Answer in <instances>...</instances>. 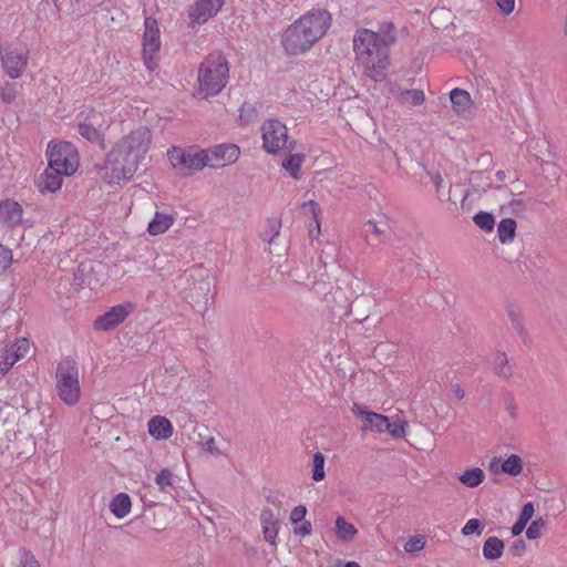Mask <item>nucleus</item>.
<instances>
[{"label":"nucleus","instance_id":"obj_26","mask_svg":"<svg viewBox=\"0 0 567 567\" xmlns=\"http://www.w3.org/2000/svg\"><path fill=\"white\" fill-rule=\"evenodd\" d=\"M494 373L499 378L508 380L513 377L514 370L509 364L508 358L505 352L497 351L493 359Z\"/></svg>","mask_w":567,"mask_h":567},{"label":"nucleus","instance_id":"obj_4","mask_svg":"<svg viewBox=\"0 0 567 567\" xmlns=\"http://www.w3.org/2000/svg\"><path fill=\"white\" fill-rule=\"evenodd\" d=\"M199 94L215 96L221 92L229 79V64L221 52L209 53L198 69Z\"/></svg>","mask_w":567,"mask_h":567},{"label":"nucleus","instance_id":"obj_19","mask_svg":"<svg viewBox=\"0 0 567 567\" xmlns=\"http://www.w3.org/2000/svg\"><path fill=\"white\" fill-rule=\"evenodd\" d=\"M22 207L14 200L4 199L0 203V225L12 227L22 220Z\"/></svg>","mask_w":567,"mask_h":567},{"label":"nucleus","instance_id":"obj_2","mask_svg":"<svg viewBox=\"0 0 567 567\" xmlns=\"http://www.w3.org/2000/svg\"><path fill=\"white\" fill-rule=\"evenodd\" d=\"M331 14L326 9H313L301 16L282 33L281 45L289 55L309 51L328 31Z\"/></svg>","mask_w":567,"mask_h":567},{"label":"nucleus","instance_id":"obj_58","mask_svg":"<svg viewBox=\"0 0 567 567\" xmlns=\"http://www.w3.org/2000/svg\"><path fill=\"white\" fill-rule=\"evenodd\" d=\"M497 7L504 14H509L513 12L515 7V0H496Z\"/></svg>","mask_w":567,"mask_h":567},{"label":"nucleus","instance_id":"obj_60","mask_svg":"<svg viewBox=\"0 0 567 567\" xmlns=\"http://www.w3.org/2000/svg\"><path fill=\"white\" fill-rule=\"evenodd\" d=\"M501 464H502V461L501 458L498 457H493L489 462V465H488V471L493 474V475H498L501 473H503V471L501 470Z\"/></svg>","mask_w":567,"mask_h":567},{"label":"nucleus","instance_id":"obj_64","mask_svg":"<svg viewBox=\"0 0 567 567\" xmlns=\"http://www.w3.org/2000/svg\"><path fill=\"white\" fill-rule=\"evenodd\" d=\"M453 393L458 400H462L465 396V391L458 383L453 385Z\"/></svg>","mask_w":567,"mask_h":567},{"label":"nucleus","instance_id":"obj_51","mask_svg":"<svg viewBox=\"0 0 567 567\" xmlns=\"http://www.w3.org/2000/svg\"><path fill=\"white\" fill-rule=\"evenodd\" d=\"M324 275H321V279L318 281L303 282L309 289L315 290L317 293H324L329 281L326 280Z\"/></svg>","mask_w":567,"mask_h":567},{"label":"nucleus","instance_id":"obj_14","mask_svg":"<svg viewBox=\"0 0 567 567\" xmlns=\"http://www.w3.org/2000/svg\"><path fill=\"white\" fill-rule=\"evenodd\" d=\"M0 58L4 72L11 79H18L22 75L28 62L27 53H19L17 50L0 45Z\"/></svg>","mask_w":567,"mask_h":567},{"label":"nucleus","instance_id":"obj_38","mask_svg":"<svg viewBox=\"0 0 567 567\" xmlns=\"http://www.w3.org/2000/svg\"><path fill=\"white\" fill-rule=\"evenodd\" d=\"M19 361V355H13L11 350L6 349L0 352V379Z\"/></svg>","mask_w":567,"mask_h":567},{"label":"nucleus","instance_id":"obj_33","mask_svg":"<svg viewBox=\"0 0 567 567\" xmlns=\"http://www.w3.org/2000/svg\"><path fill=\"white\" fill-rule=\"evenodd\" d=\"M305 159V155L302 154H290L282 162V167L290 174V176L295 179L299 178V169Z\"/></svg>","mask_w":567,"mask_h":567},{"label":"nucleus","instance_id":"obj_44","mask_svg":"<svg viewBox=\"0 0 567 567\" xmlns=\"http://www.w3.org/2000/svg\"><path fill=\"white\" fill-rule=\"evenodd\" d=\"M484 527H485V525L482 520H480L477 518H471L466 522V524L462 528V534L464 536H468L472 534L481 535Z\"/></svg>","mask_w":567,"mask_h":567},{"label":"nucleus","instance_id":"obj_11","mask_svg":"<svg viewBox=\"0 0 567 567\" xmlns=\"http://www.w3.org/2000/svg\"><path fill=\"white\" fill-rule=\"evenodd\" d=\"M134 310L131 302L113 306L94 320L93 327L99 331H109L122 323Z\"/></svg>","mask_w":567,"mask_h":567},{"label":"nucleus","instance_id":"obj_21","mask_svg":"<svg viewBox=\"0 0 567 567\" xmlns=\"http://www.w3.org/2000/svg\"><path fill=\"white\" fill-rule=\"evenodd\" d=\"M148 433L156 440H166L173 434V425L165 416L156 415L148 421Z\"/></svg>","mask_w":567,"mask_h":567},{"label":"nucleus","instance_id":"obj_28","mask_svg":"<svg viewBox=\"0 0 567 567\" xmlns=\"http://www.w3.org/2000/svg\"><path fill=\"white\" fill-rule=\"evenodd\" d=\"M450 100L453 104V109L455 112L461 113L468 109L471 104V95L467 91L463 89H453L450 92Z\"/></svg>","mask_w":567,"mask_h":567},{"label":"nucleus","instance_id":"obj_55","mask_svg":"<svg viewBox=\"0 0 567 567\" xmlns=\"http://www.w3.org/2000/svg\"><path fill=\"white\" fill-rule=\"evenodd\" d=\"M307 514V508L303 505L296 506L290 513V522L291 524H298L305 520V516Z\"/></svg>","mask_w":567,"mask_h":567},{"label":"nucleus","instance_id":"obj_3","mask_svg":"<svg viewBox=\"0 0 567 567\" xmlns=\"http://www.w3.org/2000/svg\"><path fill=\"white\" fill-rule=\"evenodd\" d=\"M175 288L196 312L203 316L206 313L212 298V280L207 268L195 265L186 269L178 276Z\"/></svg>","mask_w":567,"mask_h":567},{"label":"nucleus","instance_id":"obj_34","mask_svg":"<svg viewBox=\"0 0 567 567\" xmlns=\"http://www.w3.org/2000/svg\"><path fill=\"white\" fill-rule=\"evenodd\" d=\"M379 40L389 49L396 41L395 28L392 22H384L377 32Z\"/></svg>","mask_w":567,"mask_h":567},{"label":"nucleus","instance_id":"obj_9","mask_svg":"<svg viewBox=\"0 0 567 567\" xmlns=\"http://www.w3.org/2000/svg\"><path fill=\"white\" fill-rule=\"evenodd\" d=\"M143 35V59L148 70H153L154 55L159 51L161 39L159 29L156 19L146 17L144 21Z\"/></svg>","mask_w":567,"mask_h":567},{"label":"nucleus","instance_id":"obj_25","mask_svg":"<svg viewBox=\"0 0 567 567\" xmlns=\"http://www.w3.org/2000/svg\"><path fill=\"white\" fill-rule=\"evenodd\" d=\"M131 506L130 496L126 493H118L111 501L110 509L115 517L123 518L130 513Z\"/></svg>","mask_w":567,"mask_h":567},{"label":"nucleus","instance_id":"obj_5","mask_svg":"<svg viewBox=\"0 0 567 567\" xmlns=\"http://www.w3.org/2000/svg\"><path fill=\"white\" fill-rule=\"evenodd\" d=\"M56 393L66 405H74L81 396L79 368L74 359L61 360L55 371Z\"/></svg>","mask_w":567,"mask_h":567},{"label":"nucleus","instance_id":"obj_49","mask_svg":"<svg viewBox=\"0 0 567 567\" xmlns=\"http://www.w3.org/2000/svg\"><path fill=\"white\" fill-rule=\"evenodd\" d=\"M13 355H19V360L24 357L29 350V341L25 338L18 339L17 342L10 349Z\"/></svg>","mask_w":567,"mask_h":567},{"label":"nucleus","instance_id":"obj_22","mask_svg":"<svg viewBox=\"0 0 567 567\" xmlns=\"http://www.w3.org/2000/svg\"><path fill=\"white\" fill-rule=\"evenodd\" d=\"M260 522L262 525L264 537L267 542L275 545V540L278 534V523L274 517V513L270 508H265L260 514Z\"/></svg>","mask_w":567,"mask_h":567},{"label":"nucleus","instance_id":"obj_41","mask_svg":"<svg viewBox=\"0 0 567 567\" xmlns=\"http://www.w3.org/2000/svg\"><path fill=\"white\" fill-rule=\"evenodd\" d=\"M425 546V537L423 535L412 536L404 544V550L409 554L421 551Z\"/></svg>","mask_w":567,"mask_h":567},{"label":"nucleus","instance_id":"obj_59","mask_svg":"<svg viewBox=\"0 0 567 567\" xmlns=\"http://www.w3.org/2000/svg\"><path fill=\"white\" fill-rule=\"evenodd\" d=\"M301 525L299 527H295L293 533L298 536H306L309 535L312 530L311 523L309 520H302L300 522Z\"/></svg>","mask_w":567,"mask_h":567},{"label":"nucleus","instance_id":"obj_18","mask_svg":"<svg viewBox=\"0 0 567 567\" xmlns=\"http://www.w3.org/2000/svg\"><path fill=\"white\" fill-rule=\"evenodd\" d=\"M208 155L212 166H224L235 163L240 155V150L236 144H221L209 150Z\"/></svg>","mask_w":567,"mask_h":567},{"label":"nucleus","instance_id":"obj_29","mask_svg":"<svg viewBox=\"0 0 567 567\" xmlns=\"http://www.w3.org/2000/svg\"><path fill=\"white\" fill-rule=\"evenodd\" d=\"M516 221L513 218H503L497 226L498 239L502 244L513 241L516 233Z\"/></svg>","mask_w":567,"mask_h":567},{"label":"nucleus","instance_id":"obj_6","mask_svg":"<svg viewBox=\"0 0 567 567\" xmlns=\"http://www.w3.org/2000/svg\"><path fill=\"white\" fill-rule=\"evenodd\" d=\"M49 166L64 175L73 174L79 165L78 152L70 142L49 143L47 150Z\"/></svg>","mask_w":567,"mask_h":567},{"label":"nucleus","instance_id":"obj_40","mask_svg":"<svg viewBox=\"0 0 567 567\" xmlns=\"http://www.w3.org/2000/svg\"><path fill=\"white\" fill-rule=\"evenodd\" d=\"M408 423L401 419L391 421L389 419V426L384 427V432H388L392 437L399 439L405 436V427Z\"/></svg>","mask_w":567,"mask_h":567},{"label":"nucleus","instance_id":"obj_1","mask_svg":"<svg viewBox=\"0 0 567 567\" xmlns=\"http://www.w3.org/2000/svg\"><path fill=\"white\" fill-rule=\"evenodd\" d=\"M152 134L147 126H140L123 136L107 154L105 176L110 184L130 181L148 152Z\"/></svg>","mask_w":567,"mask_h":567},{"label":"nucleus","instance_id":"obj_56","mask_svg":"<svg viewBox=\"0 0 567 567\" xmlns=\"http://www.w3.org/2000/svg\"><path fill=\"white\" fill-rule=\"evenodd\" d=\"M534 512H535V508H534L533 503H530V502L526 503L523 506L520 514L518 516L519 520L527 524L532 519Z\"/></svg>","mask_w":567,"mask_h":567},{"label":"nucleus","instance_id":"obj_54","mask_svg":"<svg viewBox=\"0 0 567 567\" xmlns=\"http://www.w3.org/2000/svg\"><path fill=\"white\" fill-rule=\"evenodd\" d=\"M301 207L306 213H311L313 215L317 224V234H320V225L318 221L319 209L317 203L315 200L305 202Z\"/></svg>","mask_w":567,"mask_h":567},{"label":"nucleus","instance_id":"obj_39","mask_svg":"<svg viewBox=\"0 0 567 567\" xmlns=\"http://www.w3.org/2000/svg\"><path fill=\"white\" fill-rule=\"evenodd\" d=\"M402 102L413 106L421 105L424 100V92L422 90H404L401 93Z\"/></svg>","mask_w":567,"mask_h":567},{"label":"nucleus","instance_id":"obj_24","mask_svg":"<svg viewBox=\"0 0 567 567\" xmlns=\"http://www.w3.org/2000/svg\"><path fill=\"white\" fill-rule=\"evenodd\" d=\"M173 221L172 215L156 212L153 219L148 223L147 231L153 236L164 234L173 225Z\"/></svg>","mask_w":567,"mask_h":567},{"label":"nucleus","instance_id":"obj_32","mask_svg":"<svg viewBox=\"0 0 567 567\" xmlns=\"http://www.w3.org/2000/svg\"><path fill=\"white\" fill-rule=\"evenodd\" d=\"M501 470L503 473L511 476L519 475L523 471L522 458L516 454L509 455L505 461L502 462Z\"/></svg>","mask_w":567,"mask_h":567},{"label":"nucleus","instance_id":"obj_23","mask_svg":"<svg viewBox=\"0 0 567 567\" xmlns=\"http://www.w3.org/2000/svg\"><path fill=\"white\" fill-rule=\"evenodd\" d=\"M504 548L505 545L501 538L496 536H489L483 544L482 553L485 559L496 560L502 557Z\"/></svg>","mask_w":567,"mask_h":567},{"label":"nucleus","instance_id":"obj_47","mask_svg":"<svg viewBox=\"0 0 567 567\" xmlns=\"http://www.w3.org/2000/svg\"><path fill=\"white\" fill-rule=\"evenodd\" d=\"M12 261V250L3 245H0V274L4 272L10 267Z\"/></svg>","mask_w":567,"mask_h":567},{"label":"nucleus","instance_id":"obj_10","mask_svg":"<svg viewBox=\"0 0 567 567\" xmlns=\"http://www.w3.org/2000/svg\"><path fill=\"white\" fill-rule=\"evenodd\" d=\"M171 162L175 168L186 175L196 171L203 169L209 165V155L206 152H198L189 154L182 151H174L171 156Z\"/></svg>","mask_w":567,"mask_h":567},{"label":"nucleus","instance_id":"obj_62","mask_svg":"<svg viewBox=\"0 0 567 567\" xmlns=\"http://www.w3.org/2000/svg\"><path fill=\"white\" fill-rule=\"evenodd\" d=\"M526 523L520 522L519 518L515 522V524L512 526V535L518 536L523 533V530L526 527Z\"/></svg>","mask_w":567,"mask_h":567},{"label":"nucleus","instance_id":"obj_50","mask_svg":"<svg viewBox=\"0 0 567 567\" xmlns=\"http://www.w3.org/2000/svg\"><path fill=\"white\" fill-rule=\"evenodd\" d=\"M349 286L351 287V289L353 290V293L355 295V299H358L359 296H362L363 292H364V282L358 278V277H352L350 282H349ZM357 306V300H354L352 303H351V309Z\"/></svg>","mask_w":567,"mask_h":567},{"label":"nucleus","instance_id":"obj_20","mask_svg":"<svg viewBox=\"0 0 567 567\" xmlns=\"http://www.w3.org/2000/svg\"><path fill=\"white\" fill-rule=\"evenodd\" d=\"M64 173L60 172V169H52L51 166L44 169V172L40 175L38 181V188L41 193L50 192L53 193L61 188L62 181L64 177Z\"/></svg>","mask_w":567,"mask_h":567},{"label":"nucleus","instance_id":"obj_27","mask_svg":"<svg viewBox=\"0 0 567 567\" xmlns=\"http://www.w3.org/2000/svg\"><path fill=\"white\" fill-rule=\"evenodd\" d=\"M336 534L340 540L348 543L355 537L358 529L343 516H338L336 519Z\"/></svg>","mask_w":567,"mask_h":567},{"label":"nucleus","instance_id":"obj_46","mask_svg":"<svg viewBox=\"0 0 567 567\" xmlns=\"http://www.w3.org/2000/svg\"><path fill=\"white\" fill-rule=\"evenodd\" d=\"M198 436L199 441L197 443L203 450L215 456H219L221 454L220 450L216 446L215 439L213 436L203 437L200 434Z\"/></svg>","mask_w":567,"mask_h":567},{"label":"nucleus","instance_id":"obj_61","mask_svg":"<svg viewBox=\"0 0 567 567\" xmlns=\"http://www.w3.org/2000/svg\"><path fill=\"white\" fill-rule=\"evenodd\" d=\"M509 207L514 214H519L525 212L526 205L522 199H513L509 203Z\"/></svg>","mask_w":567,"mask_h":567},{"label":"nucleus","instance_id":"obj_8","mask_svg":"<svg viewBox=\"0 0 567 567\" xmlns=\"http://www.w3.org/2000/svg\"><path fill=\"white\" fill-rule=\"evenodd\" d=\"M369 61H359L364 68V73L375 82L382 81L389 63L388 48L378 39V45L369 48Z\"/></svg>","mask_w":567,"mask_h":567},{"label":"nucleus","instance_id":"obj_7","mask_svg":"<svg viewBox=\"0 0 567 567\" xmlns=\"http://www.w3.org/2000/svg\"><path fill=\"white\" fill-rule=\"evenodd\" d=\"M262 146L271 154L278 153L280 150L292 151L296 147V141L289 140L287 127L278 120H268L262 127Z\"/></svg>","mask_w":567,"mask_h":567},{"label":"nucleus","instance_id":"obj_31","mask_svg":"<svg viewBox=\"0 0 567 567\" xmlns=\"http://www.w3.org/2000/svg\"><path fill=\"white\" fill-rule=\"evenodd\" d=\"M484 472L478 467L466 470L461 476L460 481L467 487H476L484 481Z\"/></svg>","mask_w":567,"mask_h":567},{"label":"nucleus","instance_id":"obj_13","mask_svg":"<svg viewBox=\"0 0 567 567\" xmlns=\"http://www.w3.org/2000/svg\"><path fill=\"white\" fill-rule=\"evenodd\" d=\"M103 115L100 112L91 111L84 120L79 123V133L82 137L93 144H97L101 150L105 148L104 137L101 131Z\"/></svg>","mask_w":567,"mask_h":567},{"label":"nucleus","instance_id":"obj_30","mask_svg":"<svg viewBox=\"0 0 567 567\" xmlns=\"http://www.w3.org/2000/svg\"><path fill=\"white\" fill-rule=\"evenodd\" d=\"M505 310L514 330L520 338H525L527 336V331L524 328L518 308L513 303H507Z\"/></svg>","mask_w":567,"mask_h":567},{"label":"nucleus","instance_id":"obj_63","mask_svg":"<svg viewBox=\"0 0 567 567\" xmlns=\"http://www.w3.org/2000/svg\"><path fill=\"white\" fill-rule=\"evenodd\" d=\"M433 184L435 185L436 192L440 194V189L443 184V178L440 173H436L431 176Z\"/></svg>","mask_w":567,"mask_h":567},{"label":"nucleus","instance_id":"obj_35","mask_svg":"<svg viewBox=\"0 0 567 567\" xmlns=\"http://www.w3.org/2000/svg\"><path fill=\"white\" fill-rule=\"evenodd\" d=\"M473 221L482 230L491 233L495 227V218L492 213L478 212L473 216Z\"/></svg>","mask_w":567,"mask_h":567},{"label":"nucleus","instance_id":"obj_52","mask_svg":"<svg viewBox=\"0 0 567 567\" xmlns=\"http://www.w3.org/2000/svg\"><path fill=\"white\" fill-rule=\"evenodd\" d=\"M508 551L514 557H522L526 551V543L524 539L519 538L512 543V545L508 548Z\"/></svg>","mask_w":567,"mask_h":567},{"label":"nucleus","instance_id":"obj_15","mask_svg":"<svg viewBox=\"0 0 567 567\" xmlns=\"http://www.w3.org/2000/svg\"><path fill=\"white\" fill-rule=\"evenodd\" d=\"M351 412L363 421L361 427L362 432L375 431L379 433L384 432V427L389 426V417L372 411L367 410L365 406L353 403Z\"/></svg>","mask_w":567,"mask_h":567},{"label":"nucleus","instance_id":"obj_42","mask_svg":"<svg viewBox=\"0 0 567 567\" xmlns=\"http://www.w3.org/2000/svg\"><path fill=\"white\" fill-rule=\"evenodd\" d=\"M257 111L254 106V104L250 103H244L239 109V123L241 125H246L249 122L252 121L254 117H256Z\"/></svg>","mask_w":567,"mask_h":567},{"label":"nucleus","instance_id":"obj_57","mask_svg":"<svg viewBox=\"0 0 567 567\" xmlns=\"http://www.w3.org/2000/svg\"><path fill=\"white\" fill-rule=\"evenodd\" d=\"M270 227V235L267 237V231L264 236V240H267L268 243H272L275 237L279 235V228H280V221L278 220H270L269 221Z\"/></svg>","mask_w":567,"mask_h":567},{"label":"nucleus","instance_id":"obj_53","mask_svg":"<svg viewBox=\"0 0 567 567\" xmlns=\"http://www.w3.org/2000/svg\"><path fill=\"white\" fill-rule=\"evenodd\" d=\"M19 567H40V564L30 551L23 549Z\"/></svg>","mask_w":567,"mask_h":567},{"label":"nucleus","instance_id":"obj_48","mask_svg":"<svg viewBox=\"0 0 567 567\" xmlns=\"http://www.w3.org/2000/svg\"><path fill=\"white\" fill-rule=\"evenodd\" d=\"M503 398H504L505 410L513 419H515L517 416V405L515 402L514 394L511 391L505 390L503 392Z\"/></svg>","mask_w":567,"mask_h":567},{"label":"nucleus","instance_id":"obj_17","mask_svg":"<svg viewBox=\"0 0 567 567\" xmlns=\"http://www.w3.org/2000/svg\"><path fill=\"white\" fill-rule=\"evenodd\" d=\"M378 45V33L362 29L359 30L353 38V50L358 61H369V48Z\"/></svg>","mask_w":567,"mask_h":567},{"label":"nucleus","instance_id":"obj_45","mask_svg":"<svg viewBox=\"0 0 567 567\" xmlns=\"http://www.w3.org/2000/svg\"><path fill=\"white\" fill-rule=\"evenodd\" d=\"M546 525V520L543 517H538L533 520L526 529V537L528 539H537L540 537L542 528Z\"/></svg>","mask_w":567,"mask_h":567},{"label":"nucleus","instance_id":"obj_36","mask_svg":"<svg viewBox=\"0 0 567 567\" xmlns=\"http://www.w3.org/2000/svg\"><path fill=\"white\" fill-rule=\"evenodd\" d=\"M324 460V455L321 452L313 454L311 477L316 482H320L326 477Z\"/></svg>","mask_w":567,"mask_h":567},{"label":"nucleus","instance_id":"obj_16","mask_svg":"<svg viewBox=\"0 0 567 567\" xmlns=\"http://www.w3.org/2000/svg\"><path fill=\"white\" fill-rule=\"evenodd\" d=\"M362 235L370 247H379L391 236V227L386 219L368 220L362 226Z\"/></svg>","mask_w":567,"mask_h":567},{"label":"nucleus","instance_id":"obj_12","mask_svg":"<svg viewBox=\"0 0 567 567\" xmlns=\"http://www.w3.org/2000/svg\"><path fill=\"white\" fill-rule=\"evenodd\" d=\"M225 0H197L189 6L187 14L189 18V27L204 24L209 18L216 16L221 9Z\"/></svg>","mask_w":567,"mask_h":567},{"label":"nucleus","instance_id":"obj_43","mask_svg":"<svg viewBox=\"0 0 567 567\" xmlns=\"http://www.w3.org/2000/svg\"><path fill=\"white\" fill-rule=\"evenodd\" d=\"M155 482L161 491L173 487V473L168 468H163L155 477Z\"/></svg>","mask_w":567,"mask_h":567},{"label":"nucleus","instance_id":"obj_37","mask_svg":"<svg viewBox=\"0 0 567 567\" xmlns=\"http://www.w3.org/2000/svg\"><path fill=\"white\" fill-rule=\"evenodd\" d=\"M19 94L17 83L4 82L3 85L0 86V100L3 103L11 104L16 101Z\"/></svg>","mask_w":567,"mask_h":567}]
</instances>
